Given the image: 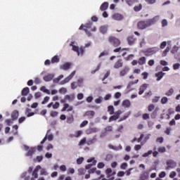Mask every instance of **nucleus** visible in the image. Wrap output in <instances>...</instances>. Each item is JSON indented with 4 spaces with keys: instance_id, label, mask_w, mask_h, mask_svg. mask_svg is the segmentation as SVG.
<instances>
[{
    "instance_id": "obj_3",
    "label": "nucleus",
    "mask_w": 180,
    "mask_h": 180,
    "mask_svg": "<svg viewBox=\"0 0 180 180\" xmlns=\"http://www.w3.org/2000/svg\"><path fill=\"white\" fill-rule=\"evenodd\" d=\"M51 130H48L45 137L44 138V139L41 141V144H44V143H46V140H49V141H53V139H54V136L53 135V134H50Z\"/></svg>"
},
{
    "instance_id": "obj_40",
    "label": "nucleus",
    "mask_w": 180,
    "mask_h": 180,
    "mask_svg": "<svg viewBox=\"0 0 180 180\" xmlns=\"http://www.w3.org/2000/svg\"><path fill=\"white\" fill-rule=\"evenodd\" d=\"M161 103L162 105H165V103H168V98L162 97V99H161Z\"/></svg>"
},
{
    "instance_id": "obj_49",
    "label": "nucleus",
    "mask_w": 180,
    "mask_h": 180,
    "mask_svg": "<svg viewBox=\"0 0 180 180\" xmlns=\"http://www.w3.org/2000/svg\"><path fill=\"white\" fill-rule=\"evenodd\" d=\"M113 130V127L112 126H108L105 128V131L108 133V131H112Z\"/></svg>"
},
{
    "instance_id": "obj_43",
    "label": "nucleus",
    "mask_w": 180,
    "mask_h": 180,
    "mask_svg": "<svg viewBox=\"0 0 180 180\" xmlns=\"http://www.w3.org/2000/svg\"><path fill=\"white\" fill-rule=\"evenodd\" d=\"M78 86H82V84H84V79L79 78L77 79Z\"/></svg>"
},
{
    "instance_id": "obj_36",
    "label": "nucleus",
    "mask_w": 180,
    "mask_h": 180,
    "mask_svg": "<svg viewBox=\"0 0 180 180\" xmlns=\"http://www.w3.org/2000/svg\"><path fill=\"white\" fill-rule=\"evenodd\" d=\"M86 172V170L83 168H80L78 169V174L79 175H84Z\"/></svg>"
},
{
    "instance_id": "obj_57",
    "label": "nucleus",
    "mask_w": 180,
    "mask_h": 180,
    "mask_svg": "<svg viewBox=\"0 0 180 180\" xmlns=\"http://www.w3.org/2000/svg\"><path fill=\"white\" fill-rule=\"evenodd\" d=\"M101 65H102V63H99L97 66V68L96 70L91 71V74H95V72H96V71H98L99 68H101Z\"/></svg>"
},
{
    "instance_id": "obj_50",
    "label": "nucleus",
    "mask_w": 180,
    "mask_h": 180,
    "mask_svg": "<svg viewBox=\"0 0 180 180\" xmlns=\"http://www.w3.org/2000/svg\"><path fill=\"white\" fill-rule=\"evenodd\" d=\"M112 158H113V155H112V154H108L106 155L105 157V161H110V160H112Z\"/></svg>"
},
{
    "instance_id": "obj_34",
    "label": "nucleus",
    "mask_w": 180,
    "mask_h": 180,
    "mask_svg": "<svg viewBox=\"0 0 180 180\" xmlns=\"http://www.w3.org/2000/svg\"><path fill=\"white\" fill-rule=\"evenodd\" d=\"M139 64H140V65L146 64V57H142L139 58Z\"/></svg>"
},
{
    "instance_id": "obj_29",
    "label": "nucleus",
    "mask_w": 180,
    "mask_h": 180,
    "mask_svg": "<svg viewBox=\"0 0 180 180\" xmlns=\"http://www.w3.org/2000/svg\"><path fill=\"white\" fill-rule=\"evenodd\" d=\"M153 54H155V51L153 49H148L147 51L145 52V55L146 56H153Z\"/></svg>"
},
{
    "instance_id": "obj_51",
    "label": "nucleus",
    "mask_w": 180,
    "mask_h": 180,
    "mask_svg": "<svg viewBox=\"0 0 180 180\" xmlns=\"http://www.w3.org/2000/svg\"><path fill=\"white\" fill-rule=\"evenodd\" d=\"M77 88H78V86L77 85V82H73L71 84V89H77Z\"/></svg>"
},
{
    "instance_id": "obj_18",
    "label": "nucleus",
    "mask_w": 180,
    "mask_h": 180,
    "mask_svg": "<svg viewBox=\"0 0 180 180\" xmlns=\"http://www.w3.org/2000/svg\"><path fill=\"white\" fill-rule=\"evenodd\" d=\"M108 8H109V3L105 1L101 4L100 7V10L102 11V12H105V11H106Z\"/></svg>"
},
{
    "instance_id": "obj_39",
    "label": "nucleus",
    "mask_w": 180,
    "mask_h": 180,
    "mask_svg": "<svg viewBox=\"0 0 180 180\" xmlns=\"http://www.w3.org/2000/svg\"><path fill=\"white\" fill-rule=\"evenodd\" d=\"M148 5H154L157 2V0H145Z\"/></svg>"
},
{
    "instance_id": "obj_27",
    "label": "nucleus",
    "mask_w": 180,
    "mask_h": 180,
    "mask_svg": "<svg viewBox=\"0 0 180 180\" xmlns=\"http://www.w3.org/2000/svg\"><path fill=\"white\" fill-rule=\"evenodd\" d=\"M100 32L103 34H105L108 32V25H103L100 27Z\"/></svg>"
},
{
    "instance_id": "obj_10",
    "label": "nucleus",
    "mask_w": 180,
    "mask_h": 180,
    "mask_svg": "<svg viewBox=\"0 0 180 180\" xmlns=\"http://www.w3.org/2000/svg\"><path fill=\"white\" fill-rule=\"evenodd\" d=\"M149 86H150V84H142L139 88V94L143 95V94H144V91H146V89H147V88H148Z\"/></svg>"
},
{
    "instance_id": "obj_37",
    "label": "nucleus",
    "mask_w": 180,
    "mask_h": 180,
    "mask_svg": "<svg viewBox=\"0 0 180 180\" xmlns=\"http://www.w3.org/2000/svg\"><path fill=\"white\" fill-rule=\"evenodd\" d=\"M108 112H110V115H113V113H115V108L112 105L108 106Z\"/></svg>"
},
{
    "instance_id": "obj_60",
    "label": "nucleus",
    "mask_w": 180,
    "mask_h": 180,
    "mask_svg": "<svg viewBox=\"0 0 180 180\" xmlns=\"http://www.w3.org/2000/svg\"><path fill=\"white\" fill-rule=\"evenodd\" d=\"M82 134V131H77L75 132V137H79Z\"/></svg>"
},
{
    "instance_id": "obj_41",
    "label": "nucleus",
    "mask_w": 180,
    "mask_h": 180,
    "mask_svg": "<svg viewBox=\"0 0 180 180\" xmlns=\"http://www.w3.org/2000/svg\"><path fill=\"white\" fill-rule=\"evenodd\" d=\"M154 109H155V105H154V104H150L148 108V112H153Z\"/></svg>"
},
{
    "instance_id": "obj_55",
    "label": "nucleus",
    "mask_w": 180,
    "mask_h": 180,
    "mask_svg": "<svg viewBox=\"0 0 180 180\" xmlns=\"http://www.w3.org/2000/svg\"><path fill=\"white\" fill-rule=\"evenodd\" d=\"M85 143H86V139L84 138L79 141V146H84Z\"/></svg>"
},
{
    "instance_id": "obj_4",
    "label": "nucleus",
    "mask_w": 180,
    "mask_h": 180,
    "mask_svg": "<svg viewBox=\"0 0 180 180\" xmlns=\"http://www.w3.org/2000/svg\"><path fill=\"white\" fill-rule=\"evenodd\" d=\"M75 70L73 71L68 77H65L64 80L60 82V85H65V84H68L70 79H72L74 75H75Z\"/></svg>"
},
{
    "instance_id": "obj_32",
    "label": "nucleus",
    "mask_w": 180,
    "mask_h": 180,
    "mask_svg": "<svg viewBox=\"0 0 180 180\" xmlns=\"http://www.w3.org/2000/svg\"><path fill=\"white\" fill-rule=\"evenodd\" d=\"M30 92V89L29 87H25L22 89V96H26V95H27V94H29Z\"/></svg>"
},
{
    "instance_id": "obj_45",
    "label": "nucleus",
    "mask_w": 180,
    "mask_h": 180,
    "mask_svg": "<svg viewBox=\"0 0 180 180\" xmlns=\"http://www.w3.org/2000/svg\"><path fill=\"white\" fill-rule=\"evenodd\" d=\"M124 50H129V49H122L121 47L115 49L114 50L115 53H119V51H124Z\"/></svg>"
},
{
    "instance_id": "obj_20",
    "label": "nucleus",
    "mask_w": 180,
    "mask_h": 180,
    "mask_svg": "<svg viewBox=\"0 0 180 180\" xmlns=\"http://www.w3.org/2000/svg\"><path fill=\"white\" fill-rule=\"evenodd\" d=\"M65 99L68 101L69 102H72L75 99V95L71 94V95H66L65 96Z\"/></svg>"
},
{
    "instance_id": "obj_53",
    "label": "nucleus",
    "mask_w": 180,
    "mask_h": 180,
    "mask_svg": "<svg viewBox=\"0 0 180 180\" xmlns=\"http://www.w3.org/2000/svg\"><path fill=\"white\" fill-rule=\"evenodd\" d=\"M153 154V150H148L147 153H144L142 157H148V155H151Z\"/></svg>"
},
{
    "instance_id": "obj_17",
    "label": "nucleus",
    "mask_w": 180,
    "mask_h": 180,
    "mask_svg": "<svg viewBox=\"0 0 180 180\" xmlns=\"http://www.w3.org/2000/svg\"><path fill=\"white\" fill-rule=\"evenodd\" d=\"M155 77H157L156 81H161L163 77L165 75V72H159L158 73H155Z\"/></svg>"
},
{
    "instance_id": "obj_24",
    "label": "nucleus",
    "mask_w": 180,
    "mask_h": 180,
    "mask_svg": "<svg viewBox=\"0 0 180 180\" xmlns=\"http://www.w3.org/2000/svg\"><path fill=\"white\" fill-rule=\"evenodd\" d=\"M122 106H124V108H130L131 103L129 100H125L122 101Z\"/></svg>"
},
{
    "instance_id": "obj_8",
    "label": "nucleus",
    "mask_w": 180,
    "mask_h": 180,
    "mask_svg": "<svg viewBox=\"0 0 180 180\" xmlns=\"http://www.w3.org/2000/svg\"><path fill=\"white\" fill-rule=\"evenodd\" d=\"M92 22L89 21V22L86 23L84 25V24H82V25L79 27V30H84V29H86L88 30V29H91V27H92Z\"/></svg>"
},
{
    "instance_id": "obj_44",
    "label": "nucleus",
    "mask_w": 180,
    "mask_h": 180,
    "mask_svg": "<svg viewBox=\"0 0 180 180\" xmlns=\"http://www.w3.org/2000/svg\"><path fill=\"white\" fill-rule=\"evenodd\" d=\"M169 53V47H167L162 53V57H167V54Z\"/></svg>"
},
{
    "instance_id": "obj_9",
    "label": "nucleus",
    "mask_w": 180,
    "mask_h": 180,
    "mask_svg": "<svg viewBox=\"0 0 180 180\" xmlns=\"http://www.w3.org/2000/svg\"><path fill=\"white\" fill-rule=\"evenodd\" d=\"M113 67L114 68H115V70H119V68H122V67H123V60H122V59L117 60L115 63Z\"/></svg>"
},
{
    "instance_id": "obj_16",
    "label": "nucleus",
    "mask_w": 180,
    "mask_h": 180,
    "mask_svg": "<svg viewBox=\"0 0 180 180\" xmlns=\"http://www.w3.org/2000/svg\"><path fill=\"white\" fill-rule=\"evenodd\" d=\"M53 78H54V74H49L46 76H44L43 79L46 82H50V81H51V79H53Z\"/></svg>"
},
{
    "instance_id": "obj_5",
    "label": "nucleus",
    "mask_w": 180,
    "mask_h": 180,
    "mask_svg": "<svg viewBox=\"0 0 180 180\" xmlns=\"http://www.w3.org/2000/svg\"><path fill=\"white\" fill-rule=\"evenodd\" d=\"M108 41L114 46H120V40L113 36L109 37Z\"/></svg>"
},
{
    "instance_id": "obj_31",
    "label": "nucleus",
    "mask_w": 180,
    "mask_h": 180,
    "mask_svg": "<svg viewBox=\"0 0 180 180\" xmlns=\"http://www.w3.org/2000/svg\"><path fill=\"white\" fill-rule=\"evenodd\" d=\"M141 9H143V5H141V4H139V6H135L134 7V11L135 12H140V11H141Z\"/></svg>"
},
{
    "instance_id": "obj_13",
    "label": "nucleus",
    "mask_w": 180,
    "mask_h": 180,
    "mask_svg": "<svg viewBox=\"0 0 180 180\" xmlns=\"http://www.w3.org/2000/svg\"><path fill=\"white\" fill-rule=\"evenodd\" d=\"M167 169H169V168H175V167H176V162H175L174 160H169L167 162Z\"/></svg>"
},
{
    "instance_id": "obj_23",
    "label": "nucleus",
    "mask_w": 180,
    "mask_h": 180,
    "mask_svg": "<svg viewBox=\"0 0 180 180\" xmlns=\"http://www.w3.org/2000/svg\"><path fill=\"white\" fill-rule=\"evenodd\" d=\"M99 131V129L96 127L91 128L90 129L87 130V134H92L93 133H98Z\"/></svg>"
},
{
    "instance_id": "obj_61",
    "label": "nucleus",
    "mask_w": 180,
    "mask_h": 180,
    "mask_svg": "<svg viewBox=\"0 0 180 180\" xmlns=\"http://www.w3.org/2000/svg\"><path fill=\"white\" fill-rule=\"evenodd\" d=\"M60 94H65L67 92V89L66 88H61L59 90Z\"/></svg>"
},
{
    "instance_id": "obj_21",
    "label": "nucleus",
    "mask_w": 180,
    "mask_h": 180,
    "mask_svg": "<svg viewBox=\"0 0 180 180\" xmlns=\"http://www.w3.org/2000/svg\"><path fill=\"white\" fill-rule=\"evenodd\" d=\"M112 19H114V20H122V19H123V15L119 13H115L112 15Z\"/></svg>"
},
{
    "instance_id": "obj_1",
    "label": "nucleus",
    "mask_w": 180,
    "mask_h": 180,
    "mask_svg": "<svg viewBox=\"0 0 180 180\" xmlns=\"http://www.w3.org/2000/svg\"><path fill=\"white\" fill-rule=\"evenodd\" d=\"M158 20H160V15H156L153 18H150L146 20H141L138 22L137 27L139 30H144L148 27H150L151 26H153V25H155V23Z\"/></svg>"
},
{
    "instance_id": "obj_14",
    "label": "nucleus",
    "mask_w": 180,
    "mask_h": 180,
    "mask_svg": "<svg viewBox=\"0 0 180 180\" xmlns=\"http://www.w3.org/2000/svg\"><path fill=\"white\" fill-rule=\"evenodd\" d=\"M129 68L128 67H124L122 70L120 72V77H124L126 74H127L129 71Z\"/></svg>"
},
{
    "instance_id": "obj_42",
    "label": "nucleus",
    "mask_w": 180,
    "mask_h": 180,
    "mask_svg": "<svg viewBox=\"0 0 180 180\" xmlns=\"http://www.w3.org/2000/svg\"><path fill=\"white\" fill-rule=\"evenodd\" d=\"M97 167L99 169H102V168H105V163L101 162H98V165H97Z\"/></svg>"
},
{
    "instance_id": "obj_7",
    "label": "nucleus",
    "mask_w": 180,
    "mask_h": 180,
    "mask_svg": "<svg viewBox=\"0 0 180 180\" xmlns=\"http://www.w3.org/2000/svg\"><path fill=\"white\" fill-rule=\"evenodd\" d=\"M72 50L77 51L78 56H82V54H84V48H82V46L79 48L77 46H73Z\"/></svg>"
},
{
    "instance_id": "obj_22",
    "label": "nucleus",
    "mask_w": 180,
    "mask_h": 180,
    "mask_svg": "<svg viewBox=\"0 0 180 180\" xmlns=\"http://www.w3.org/2000/svg\"><path fill=\"white\" fill-rule=\"evenodd\" d=\"M11 117L13 120H16L19 117V111L14 110L11 114Z\"/></svg>"
},
{
    "instance_id": "obj_48",
    "label": "nucleus",
    "mask_w": 180,
    "mask_h": 180,
    "mask_svg": "<svg viewBox=\"0 0 180 180\" xmlns=\"http://www.w3.org/2000/svg\"><path fill=\"white\" fill-rule=\"evenodd\" d=\"M40 174L47 176L49 175V172H47L46 169H41Z\"/></svg>"
},
{
    "instance_id": "obj_54",
    "label": "nucleus",
    "mask_w": 180,
    "mask_h": 180,
    "mask_svg": "<svg viewBox=\"0 0 180 180\" xmlns=\"http://www.w3.org/2000/svg\"><path fill=\"white\" fill-rule=\"evenodd\" d=\"M72 122H74V117H68L67 123H68L69 124H71V123H72Z\"/></svg>"
},
{
    "instance_id": "obj_30",
    "label": "nucleus",
    "mask_w": 180,
    "mask_h": 180,
    "mask_svg": "<svg viewBox=\"0 0 180 180\" xmlns=\"http://www.w3.org/2000/svg\"><path fill=\"white\" fill-rule=\"evenodd\" d=\"M63 78H64V75H60L57 78L53 79V82L55 84H58V82H60V81H61V79H63Z\"/></svg>"
},
{
    "instance_id": "obj_58",
    "label": "nucleus",
    "mask_w": 180,
    "mask_h": 180,
    "mask_svg": "<svg viewBox=\"0 0 180 180\" xmlns=\"http://www.w3.org/2000/svg\"><path fill=\"white\" fill-rule=\"evenodd\" d=\"M179 67H180V64L179 63H174L173 65V69L174 70H179Z\"/></svg>"
},
{
    "instance_id": "obj_6",
    "label": "nucleus",
    "mask_w": 180,
    "mask_h": 180,
    "mask_svg": "<svg viewBox=\"0 0 180 180\" xmlns=\"http://www.w3.org/2000/svg\"><path fill=\"white\" fill-rule=\"evenodd\" d=\"M108 41L114 46H120V40L113 36L109 37Z\"/></svg>"
},
{
    "instance_id": "obj_38",
    "label": "nucleus",
    "mask_w": 180,
    "mask_h": 180,
    "mask_svg": "<svg viewBox=\"0 0 180 180\" xmlns=\"http://www.w3.org/2000/svg\"><path fill=\"white\" fill-rule=\"evenodd\" d=\"M119 115H112L109 118V122H113V120H117Z\"/></svg>"
},
{
    "instance_id": "obj_63",
    "label": "nucleus",
    "mask_w": 180,
    "mask_h": 180,
    "mask_svg": "<svg viewBox=\"0 0 180 180\" xmlns=\"http://www.w3.org/2000/svg\"><path fill=\"white\" fill-rule=\"evenodd\" d=\"M158 151H159V153H165V151H166L165 147L159 148Z\"/></svg>"
},
{
    "instance_id": "obj_46",
    "label": "nucleus",
    "mask_w": 180,
    "mask_h": 180,
    "mask_svg": "<svg viewBox=\"0 0 180 180\" xmlns=\"http://www.w3.org/2000/svg\"><path fill=\"white\" fill-rule=\"evenodd\" d=\"M82 162H84V158H79L77 159V164H78V165H81Z\"/></svg>"
},
{
    "instance_id": "obj_19",
    "label": "nucleus",
    "mask_w": 180,
    "mask_h": 180,
    "mask_svg": "<svg viewBox=\"0 0 180 180\" xmlns=\"http://www.w3.org/2000/svg\"><path fill=\"white\" fill-rule=\"evenodd\" d=\"M105 174H106L108 178H110L111 176H113V175H115V174H116V172H113L112 169L108 168L105 170Z\"/></svg>"
},
{
    "instance_id": "obj_25",
    "label": "nucleus",
    "mask_w": 180,
    "mask_h": 180,
    "mask_svg": "<svg viewBox=\"0 0 180 180\" xmlns=\"http://www.w3.org/2000/svg\"><path fill=\"white\" fill-rule=\"evenodd\" d=\"M59 62H60V57H58V56H53L51 60V64H56V63H59Z\"/></svg>"
},
{
    "instance_id": "obj_28",
    "label": "nucleus",
    "mask_w": 180,
    "mask_h": 180,
    "mask_svg": "<svg viewBox=\"0 0 180 180\" xmlns=\"http://www.w3.org/2000/svg\"><path fill=\"white\" fill-rule=\"evenodd\" d=\"M127 40L128 41V44H129V46H131V44H134V41L136 39L133 37H128Z\"/></svg>"
},
{
    "instance_id": "obj_11",
    "label": "nucleus",
    "mask_w": 180,
    "mask_h": 180,
    "mask_svg": "<svg viewBox=\"0 0 180 180\" xmlns=\"http://www.w3.org/2000/svg\"><path fill=\"white\" fill-rule=\"evenodd\" d=\"M84 116H86L88 119H94V116H95V111L89 110L84 113Z\"/></svg>"
},
{
    "instance_id": "obj_15",
    "label": "nucleus",
    "mask_w": 180,
    "mask_h": 180,
    "mask_svg": "<svg viewBox=\"0 0 180 180\" xmlns=\"http://www.w3.org/2000/svg\"><path fill=\"white\" fill-rule=\"evenodd\" d=\"M71 67V63H64L63 65L60 66V70H63L64 71H67V70H70Z\"/></svg>"
},
{
    "instance_id": "obj_35",
    "label": "nucleus",
    "mask_w": 180,
    "mask_h": 180,
    "mask_svg": "<svg viewBox=\"0 0 180 180\" xmlns=\"http://www.w3.org/2000/svg\"><path fill=\"white\" fill-rule=\"evenodd\" d=\"M96 141V137L94 136L92 139H90L87 141L88 146H91V144H94Z\"/></svg>"
},
{
    "instance_id": "obj_33",
    "label": "nucleus",
    "mask_w": 180,
    "mask_h": 180,
    "mask_svg": "<svg viewBox=\"0 0 180 180\" xmlns=\"http://www.w3.org/2000/svg\"><path fill=\"white\" fill-rule=\"evenodd\" d=\"M174 92V89L170 88L169 91L165 93V95H167V96H171L172 95H173Z\"/></svg>"
},
{
    "instance_id": "obj_2",
    "label": "nucleus",
    "mask_w": 180,
    "mask_h": 180,
    "mask_svg": "<svg viewBox=\"0 0 180 180\" xmlns=\"http://www.w3.org/2000/svg\"><path fill=\"white\" fill-rule=\"evenodd\" d=\"M24 149L25 151H27V153L25 154L26 157H30L32 158L33 157V154H34V152L36 151V148H29V146H24Z\"/></svg>"
},
{
    "instance_id": "obj_62",
    "label": "nucleus",
    "mask_w": 180,
    "mask_h": 180,
    "mask_svg": "<svg viewBox=\"0 0 180 180\" xmlns=\"http://www.w3.org/2000/svg\"><path fill=\"white\" fill-rule=\"evenodd\" d=\"M176 51H178V46H174L173 49H172V54H175Z\"/></svg>"
},
{
    "instance_id": "obj_52",
    "label": "nucleus",
    "mask_w": 180,
    "mask_h": 180,
    "mask_svg": "<svg viewBox=\"0 0 180 180\" xmlns=\"http://www.w3.org/2000/svg\"><path fill=\"white\" fill-rule=\"evenodd\" d=\"M87 162H93L94 165H96V160H95V158L87 160Z\"/></svg>"
},
{
    "instance_id": "obj_26",
    "label": "nucleus",
    "mask_w": 180,
    "mask_h": 180,
    "mask_svg": "<svg viewBox=\"0 0 180 180\" xmlns=\"http://www.w3.org/2000/svg\"><path fill=\"white\" fill-rule=\"evenodd\" d=\"M109 148L111 150H115V151H119V150H122V145H119L118 146H113L112 145L108 146Z\"/></svg>"
},
{
    "instance_id": "obj_47",
    "label": "nucleus",
    "mask_w": 180,
    "mask_h": 180,
    "mask_svg": "<svg viewBox=\"0 0 180 180\" xmlns=\"http://www.w3.org/2000/svg\"><path fill=\"white\" fill-rule=\"evenodd\" d=\"M131 85H134V82H131L129 83V84L127 86V89H128L127 92H130V91H131V89H130V88H131Z\"/></svg>"
},
{
    "instance_id": "obj_59",
    "label": "nucleus",
    "mask_w": 180,
    "mask_h": 180,
    "mask_svg": "<svg viewBox=\"0 0 180 180\" xmlns=\"http://www.w3.org/2000/svg\"><path fill=\"white\" fill-rule=\"evenodd\" d=\"M86 124H88V121L84 120L83 121L81 124H80V127H85V126H86Z\"/></svg>"
},
{
    "instance_id": "obj_12",
    "label": "nucleus",
    "mask_w": 180,
    "mask_h": 180,
    "mask_svg": "<svg viewBox=\"0 0 180 180\" xmlns=\"http://www.w3.org/2000/svg\"><path fill=\"white\" fill-rule=\"evenodd\" d=\"M72 109H73L72 106H70V104L65 103L62 109V112H65V110H68V112H71Z\"/></svg>"
},
{
    "instance_id": "obj_64",
    "label": "nucleus",
    "mask_w": 180,
    "mask_h": 180,
    "mask_svg": "<svg viewBox=\"0 0 180 180\" xmlns=\"http://www.w3.org/2000/svg\"><path fill=\"white\" fill-rule=\"evenodd\" d=\"M140 179L141 180H146V179H147V175H146V174H141V177H140Z\"/></svg>"
},
{
    "instance_id": "obj_56",
    "label": "nucleus",
    "mask_w": 180,
    "mask_h": 180,
    "mask_svg": "<svg viewBox=\"0 0 180 180\" xmlns=\"http://www.w3.org/2000/svg\"><path fill=\"white\" fill-rule=\"evenodd\" d=\"M168 25V21L167 20L164 19L162 20V27H165Z\"/></svg>"
}]
</instances>
